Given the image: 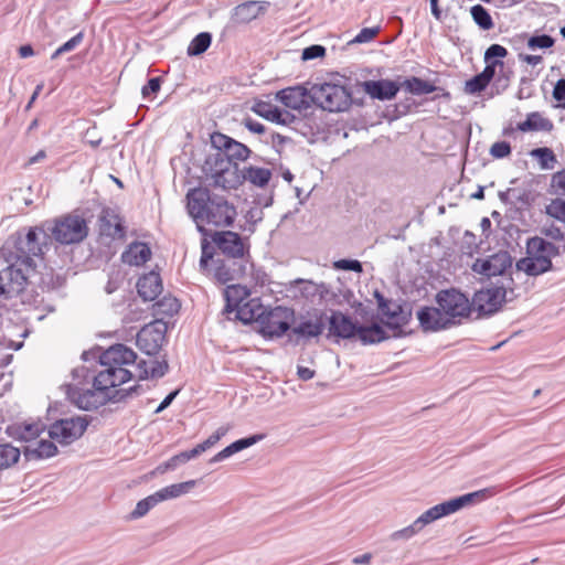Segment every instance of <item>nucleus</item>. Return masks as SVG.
Returning <instances> with one entry per match:
<instances>
[{"label": "nucleus", "instance_id": "23", "mask_svg": "<svg viewBox=\"0 0 565 565\" xmlns=\"http://www.w3.org/2000/svg\"><path fill=\"white\" fill-rule=\"evenodd\" d=\"M265 307L260 303L258 298H248L241 303L233 313L230 320H239L243 323L256 322L258 323Z\"/></svg>", "mask_w": 565, "mask_h": 565}, {"label": "nucleus", "instance_id": "61", "mask_svg": "<svg viewBox=\"0 0 565 565\" xmlns=\"http://www.w3.org/2000/svg\"><path fill=\"white\" fill-rule=\"evenodd\" d=\"M297 374L302 381H308L315 376V371L309 367L298 366Z\"/></svg>", "mask_w": 565, "mask_h": 565}, {"label": "nucleus", "instance_id": "11", "mask_svg": "<svg viewBox=\"0 0 565 565\" xmlns=\"http://www.w3.org/2000/svg\"><path fill=\"white\" fill-rule=\"evenodd\" d=\"M507 300V290L503 287L491 286L475 292L471 303V313L478 317L490 316L497 312Z\"/></svg>", "mask_w": 565, "mask_h": 565}, {"label": "nucleus", "instance_id": "35", "mask_svg": "<svg viewBox=\"0 0 565 565\" xmlns=\"http://www.w3.org/2000/svg\"><path fill=\"white\" fill-rule=\"evenodd\" d=\"M180 309L179 300L173 296H164L153 303L152 310L156 317H171Z\"/></svg>", "mask_w": 565, "mask_h": 565}, {"label": "nucleus", "instance_id": "52", "mask_svg": "<svg viewBox=\"0 0 565 565\" xmlns=\"http://www.w3.org/2000/svg\"><path fill=\"white\" fill-rule=\"evenodd\" d=\"M511 153V146L507 141L494 142L490 148V154L493 158H505Z\"/></svg>", "mask_w": 565, "mask_h": 565}, {"label": "nucleus", "instance_id": "46", "mask_svg": "<svg viewBox=\"0 0 565 565\" xmlns=\"http://www.w3.org/2000/svg\"><path fill=\"white\" fill-rule=\"evenodd\" d=\"M84 34L83 32H78L75 36L70 39L63 45H61L51 56L52 60L57 58L64 53L71 52L75 50L83 41Z\"/></svg>", "mask_w": 565, "mask_h": 565}, {"label": "nucleus", "instance_id": "7", "mask_svg": "<svg viewBox=\"0 0 565 565\" xmlns=\"http://www.w3.org/2000/svg\"><path fill=\"white\" fill-rule=\"evenodd\" d=\"M205 181L209 186L222 190L237 189L242 184L241 170L237 163L228 158L214 154L205 161Z\"/></svg>", "mask_w": 565, "mask_h": 565}, {"label": "nucleus", "instance_id": "60", "mask_svg": "<svg viewBox=\"0 0 565 565\" xmlns=\"http://www.w3.org/2000/svg\"><path fill=\"white\" fill-rule=\"evenodd\" d=\"M244 125L249 131L255 132V134H263L265 131V127L263 124H260L256 120H253L250 118H246L244 120Z\"/></svg>", "mask_w": 565, "mask_h": 565}, {"label": "nucleus", "instance_id": "31", "mask_svg": "<svg viewBox=\"0 0 565 565\" xmlns=\"http://www.w3.org/2000/svg\"><path fill=\"white\" fill-rule=\"evenodd\" d=\"M554 128L553 122L537 111L527 115L526 119L518 124L520 131H546L550 132Z\"/></svg>", "mask_w": 565, "mask_h": 565}, {"label": "nucleus", "instance_id": "30", "mask_svg": "<svg viewBox=\"0 0 565 565\" xmlns=\"http://www.w3.org/2000/svg\"><path fill=\"white\" fill-rule=\"evenodd\" d=\"M57 447L51 440H39L24 447L23 455L28 460L50 458L56 455Z\"/></svg>", "mask_w": 565, "mask_h": 565}, {"label": "nucleus", "instance_id": "47", "mask_svg": "<svg viewBox=\"0 0 565 565\" xmlns=\"http://www.w3.org/2000/svg\"><path fill=\"white\" fill-rule=\"evenodd\" d=\"M199 454L198 451L195 450V448L191 449V450H186V451H182L178 455H174L173 457H171L168 461H167V467L168 468H177L179 465L181 463H185L188 462L189 460L198 457Z\"/></svg>", "mask_w": 565, "mask_h": 565}, {"label": "nucleus", "instance_id": "6", "mask_svg": "<svg viewBox=\"0 0 565 565\" xmlns=\"http://www.w3.org/2000/svg\"><path fill=\"white\" fill-rule=\"evenodd\" d=\"M494 494L495 491L492 488H486L436 504L430 509L426 510L415 520L416 526H418L422 531L428 524L444 516L456 513L457 511L463 509L465 507L471 505L476 502L484 501Z\"/></svg>", "mask_w": 565, "mask_h": 565}, {"label": "nucleus", "instance_id": "36", "mask_svg": "<svg viewBox=\"0 0 565 565\" xmlns=\"http://www.w3.org/2000/svg\"><path fill=\"white\" fill-rule=\"evenodd\" d=\"M356 335L364 344L377 343L386 339L384 329L379 324L370 327L359 326Z\"/></svg>", "mask_w": 565, "mask_h": 565}, {"label": "nucleus", "instance_id": "9", "mask_svg": "<svg viewBox=\"0 0 565 565\" xmlns=\"http://www.w3.org/2000/svg\"><path fill=\"white\" fill-rule=\"evenodd\" d=\"M49 231L56 242L65 245L79 243L88 234L86 221L75 214H67L56 218L53 226L49 227Z\"/></svg>", "mask_w": 565, "mask_h": 565}, {"label": "nucleus", "instance_id": "20", "mask_svg": "<svg viewBox=\"0 0 565 565\" xmlns=\"http://www.w3.org/2000/svg\"><path fill=\"white\" fill-rule=\"evenodd\" d=\"M358 328L359 324L341 311L334 310L329 317V332L331 335L351 339L356 335Z\"/></svg>", "mask_w": 565, "mask_h": 565}, {"label": "nucleus", "instance_id": "38", "mask_svg": "<svg viewBox=\"0 0 565 565\" xmlns=\"http://www.w3.org/2000/svg\"><path fill=\"white\" fill-rule=\"evenodd\" d=\"M530 156L539 161L540 168L542 170H552L557 163L556 156L552 149L547 147L535 148L531 150Z\"/></svg>", "mask_w": 565, "mask_h": 565}, {"label": "nucleus", "instance_id": "19", "mask_svg": "<svg viewBox=\"0 0 565 565\" xmlns=\"http://www.w3.org/2000/svg\"><path fill=\"white\" fill-rule=\"evenodd\" d=\"M164 333L152 324L143 327L138 333L137 347L148 355H154L159 352Z\"/></svg>", "mask_w": 565, "mask_h": 565}, {"label": "nucleus", "instance_id": "50", "mask_svg": "<svg viewBox=\"0 0 565 565\" xmlns=\"http://www.w3.org/2000/svg\"><path fill=\"white\" fill-rule=\"evenodd\" d=\"M488 86V83L478 74L466 82L465 92L468 94H478Z\"/></svg>", "mask_w": 565, "mask_h": 565}, {"label": "nucleus", "instance_id": "22", "mask_svg": "<svg viewBox=\"0 0 565 565\" xmlns=\"http://www.w3.org/2000/svg\"><path fill=\"white\" fill-rule=\"evenodd\" d=\"M268 7V1H247L241 3L233 9L232 20L238 24L249 23L264 14Z\"/></svg>", "mask_w": 565, "mask_h": 565}, {"label": "nucleus", "instance_id": "2", "mask_svg": "<svg viewBox=\"0 0 565 565\" xmlns=\"http://www.w3.org/2000/svg\"><path fill=\"white\" fill-rule=\"evenodd\" d=\"M435 300L436 307H424L417 312L425 331L450 329L470 319V299L459 289H443L437 292Z\"/></svg>", "mask_w": 565, "mask_h": 565}, {"label": "nucleus", "instance_id": "21", "mask_svg": "<svg viewBox=\"0 0 565 565\" xmlns=\"http://www.w3.org/2000/svg\"><path fill=\"white\" fill-rule=\"evenodd\" d=\"M324 329L323 312L315 310L308 317H301L292 328V333L301 338L319 337Z\"/></svg>", "mask_w": 565, "mask_h": 565}, {"label": "nucleus", "instance_id": "37", "mask_svg": "<svg viewBox=\"0 0 565 565\" xmlns=\"http://www.w3.org/2000/svg\"><path fill=\"white\" fill-rule=\"evenodd\" d=\"M136 370L139 372L137 376L141 380L149 376L162 377L168 371V363L167 361H154L151 367L147 369L146 362L141 361L136 365Z\"/></svg>", "mask_w": 565, "mask_h": 565}, {"label": "nucleus", "instance_id": "39", "mask_svg": "<svg viewBox=\"0 0 565 565\" xmlns=\"http://www.w3.org/2000/svg\"><path fill=\"white\" fill-rule=\"evenodd\" d=\"M21 456L19 448L11 444H0V470L15 465Z\"/></svg>", "mask_w": 565, "mask_h": 565}, {"label": "nucleus", "instance_id": "51", "mask_svg": "<svg viewBox=\"0 0 565 565\" xmlns=\"http://www.w3.org/2000/svg\"><path fill=\"white\" fill-rule=\"evenodd\" d=\"M380 30V26L364 28L356 34L351 43H367L379 34Z\"/></svg>", "mask_w": 565, "mask_h": 565}, {"label": "nucleus", "instance_id": "3", "mask_svg": "<svg viewBox=\"0 0 565 565\" xmlns=\"http://www.w3.org/2000/svg\"><path fill=\"white\" fill-rule=\"evenodd\" d=\"M186 201L188 212L201 232L205 225L231 226L237 214L234 205L223 198L211 196L207 188L189 190Z\"/></svg>", "mask_w": 565, "mask_h": 565}, {"label": "nucleus", "instance_id": "29", "mask_svg": "<svg viewBox=\"0 0 565 565\" xmlns=\"http://www.w3.org/2000/svg\"><path fill=\"white\" fill-rule=\"evenodd\" d=\"M224 298L226 305L224 307L223 313L226 315L227 319H231L233 310H235L241 303L249 298V291L244 286L231 285L225 288Z\"/></svg>", "mask_w": 565, "mask_h": 565}, {"label": "nucleus", "instance_id": "28", "mask_svg": "<svg viewBox=\"0 0 565 565\" xmlns=\"http://www.w3.org/2000/svg\"><path fill=\"white\" fill-rule=\"evenodd\" d=\"M151 257L150 247L142 242H134L129 244L127 249L121 254V260L130 266H141Z\"/></svg>", "mask_w": 565, "mask_h": 565}, {"label": "nucleus", "instance_id": "49", "mask_svg": "<svg viewBox=\"0 0 565 565\" xmlns=\"http://www.w3.org/2000/svg\"><path fill=\"white\" fill-rule=\"evenodd\" d=\"M420 532V529L416 526V522L414 521L411 525L401 529L398 531H395L391 534V540L393 541H399V540H409L416 534Z\"/></svg>", "mask_w": 565, "mask_h": 565}, {"label": "nucleus", "instance_id": "18", "mask_svg": "<svg viewBox=\"0 0 565 565\" xmlns=\"http://www.w3.org/2000/svg\"><path fill=\"white\" fill-rule=\"evenodd\" d=\"M100 235L113 239H122L126 235V227L121 216L111 209H104L99 217Z\"/></svg>", "mask_w": 565, "mask_h": 565}, {"label": "nucleus", "instance_id": "24", "mask_svg": "<svg viewBox=\"0 0 565 565\" xmlns=\"http://www.w3.org/2000/svg\"><path fill=\"white\" fill-rule=\"evenodd\" d=\"M363 89L372 98L388 100L396 96L399 86L390 79L366 81L363 83Z\"/></svg>", "mask_w": 565, "mask_h": 565}, {"label": "nucleus", "instance_id": "59", "mask_svg": "<svg viewBox=\"0 0 565 565\" xmlns=\"http://www.w3.org/2000/svg\"><path fill=\"white\" fill-rule=\"evenodd\" d=\"M553 97L557 102L565 100V79H558L553 89Z\"/></svg>", "mask_w": 565, "mask_h": 565}, {"label": "nucleus", "instance_id": "54", "mask_svg": "<svg viewBox=\"0 0 565 565\" xmlns=\"http://www.w3.org/2000/svg\"><path fill=\"white\" fill-rule=\"evenodd\" d=\"M551 185L556 194L565 196V170L558 171L552 177Z\"/></svg>", "mask_w": 565, "mask_h": 565}, {"label": "nucleus", "instance_id": "64", "mask_svg": "<svg viewBox=\"0 0 565 565\" xmlns=\"http://www.w3.org/2000/svg\"><path fill=\"white\" fill-rule=\"evenodd\" d=\"M207 249H209V247L206 245L202 246V256L200 259V266L202 268H206L209 260L212 259V254L209 253Z\"/></svg>", "mask_w": 565, "mask_h": 565}, {"label": "nucleus", "instance_id": "55", "mask_svg": "<svg viewBox=\"0 0 565 565\" xmlns=\"http://www.w3.org/2000/svg\"><path fill=\"white\" fill-rule=\"evenodd\" d=\"M326 53V49L321 45H311V46H308L306 47L303 51H302V55H301V58L303 61H309V60H313V58H317V57H321L323 56Z\"/></svg>", "mask_w": 565, "mask_h": 565}, {"label": "nucleus", "instance_id": "62", "mask_svg": "<svg viewBox=\"0 0 565 565\" xmlns=\"http://www.w3.org/2000/svg\"><path fill=\"white\" fill-rule=\"evenodd\" d=\"M520 60L525 62L529 65L535 66V65L540 64L543 58L541 55L520 54Z\"/></svg>", "mask_w": 565, "mask_h": 565}, {"label": "nucleus", "instance_id": "48", "mask_svg": "<svg viewBox=\"0 0 565 565\" xmlns=\"http://www.w3.org/2000/svg\"><path fill=\"white\" fill-rule=\"evenodd\" d=\"M554 45V39L547 34L531 36L527 41V46L531 50L548 49Z\"/></svg>", "mask_w": 565, "mask_h": 565}, {"label": "nucleus", "instance_id": "14", "mask_svg": "<svg viewBox=\"0 0 565 565\" xmlns=\"http://www.w3.org/2000/svg\"><path fill=\"white\" fill-rule=\"evenodd\" d=\"M512 266V258L505 250H500L486 258H477L471 269L479 275L492 277L502 275Z\"/></svg>", "mask_w": 565, "mask_h": 565}, {"label": "nucleus", "instance_id": "5", "mask_svg": "<svg viewBox=\"0 0 565 565\" xmlns=\"http://www.w3.org/2000/svg\"><path fill=\"white\" fill-rule=\"evenodd\" d=\"M558 255V248L541 237H532L526 244V256L518 260L516 269L527 276H539L552 268V257Z\"/></svg>", "mask_w": 565, "mask_h": 565}, {"label": "nucleus", "instance_id": "42", "mask_svg": "<svg viewBox=\"0 0 565 565\" xmlns=\"http://www.w3.org/2000/svg\"><path fill=\"white\" fill-rule=\"evenodd\" d=\"M212 36L207 32L198 34L188 46V54L196 56L204 53L211 45Z\"/></svg>", "mask_w": 565, "mask_h": 565}, {"label": "nucleus", "instance_id": "43", "mask_svg": "<svg viewBox=\"0 0 565 565\" xmlns=\"http://www.w3.org/2000/svg\"><path fill=\"white\" fill-rule=\"evenodd\" d=\"M471 17L475 23L482 30H491L493 28V21L488 11L481 6L476 4L470 9Z\"/></svg>", "mask_w": 565, "mask_h": 565}, {"label": "nucleus", "instance_id": "4", "mask_svg": "<svg viewBox=\"0 0 565 565\" xmlns=\"http://www.w3.org/2000/svg\"><path fill=\"white\" fill-rule=\"evenodd\" d=\"M136 352L118 343L109 347L99 356V366L94 376V386L99 391H109L132 379L134 374L128 366H135Z\"/></svg>", "mask_w": 565, "mask_h": 565}, {"label": "nucleus", "instance_id": "58", "mask_svg": "<svg viewBox=\"0 0 565 565\" xmlns=\"http://www.w3.org/2000/svg\"><path fill=\"white\" fill-rule=\"evenodd\" d=\"M160 89V78L152 77L149 79L148 84L142 87L143 97L150 96L151 94L158 93Z\"/></svg>", "mask_w": 565, "mask_h": 565}, {"label": "nucleus", "instance_id": "45", "mask_svg": "<svg viewBox=\"0 0 565 565\" xmlns=\"http://www.w3.org/2000/svg\"><path fill=\"white\" fill-rule=\"evenodd\" d=\"M230 430V426H221L218 427L207 439L203 443L198 444L194 448L199 455L212 448L214 445L218 443V440L224 437Z\"/></svg>", "mask_w": 565, "mask_h": 565}, {"label": "nucleus", "instance_id": "26", "mask_svg": "<svg viewBox=\"0 0 565 565\" xmlns=\"http://www.w3.org/2000/svg\"><path fill=\"white\" fill-rule=\"evenodd\" d=\"M139 296L145 301L154 300L162 291V280L158 273L150 271L139 278L137 282Z\"/></svg>", "mask_w": 565, "mask_h": 565}, {"label": "nucleus", "instance_id": "17", "mask_svg": "<svg viewBox=\"0 0 565 565\" xmlns=\"http://www.w3.org/2000/svg\"><path fill=\"white\" fill-rule=\"evenodd\" d=\"M212 142L215 145V147L222 150L216 154L228 158L231 162H233V160L244 161L249 157V148L238 141H235L232 138L226 137L225 135L217 134L213 136Z\"/></svg>", "mask_w": 565, "mask_h": 565}, {"label": "nucleus", "instance_id": "40", "mask_svg": "<svg viewBox=\"0 0 565 565\" xmlns=\"http://www.w3.org/2000/svg\"><path fill=\"white\" fill-rule=\"evenodd\" d=\"M44 430L41 423H23L15 428L17 438L24 441H32Z\"/></svg>", "mask_w": 565, "mask_h": 565}, {"label": "nucleus", "instance_id": "1", "mask_svg": "<svg viewBox=\"0 0 565 565\" xmlns=\"http://www.w3.org/2000/svg\"><path fill=\"white\" fill-rule=\"evenodd\" d=\"M51 237L43 227H30L11 235L2 247L7 266L0 269V296L8 299L22 292L35 270L34 257L49 249Z\"/></svg>", "mask_w": 565, "mask_h": 565}, {"label": "nucleus", "instance_id": "41", "mask_svg": "<svg viewBox=\"0 0 565 565\" xmlns=\"http://www.w3.org/2000/svg\"><path fill=\"white\" fill-rule=\"evenodd\" d=\"M159 503L160 501L156 492L148 495L136 504V508L129 513V520H138L145 516L152 508Z\"/></svg>", "mask_w": 565, "mask_h": 565}, {"label": "nucleus", "instance_id": "8", "mask_svg": "<svg viewBox=\"0 0 565 565\" xmlns=\"http://www.w3.org/2000/svg\"><path fill=\"white\" fill-rule=\"evenodd\" d=\"M312 103L323 110L341 113L350 108L352 96L349 89L334 83L312 85Z\"/></svg>", "mask_w": 565, "mask_h": 565}, {"label": "nucleus", "instance_id": "25", "mask_svg": "<svg viewBox=\"0 0 565 565\" xmlns=\"http://www.w3.org/2000/svg\"><path fill=\"white\" fill-rule=\"evenodd\" d=\"M218 248L227 256L233 258L243 257L245 247L241 236L234 232H222L215 237Z\"/></svg>", "mask_w": 565, "mask_h": 565}, {"label": "nucleus", "instance_id": "10", "mask_svg": "<svg viewBox=\"0 0 565 565\" xmlns=\"http://www.w3.org/2000/svg\"><path fill=\"white\" fill-rule=\"evenodd\" d=\"M294 310L287 307L277 306L265 308L262 318L258 321L259 332L267 338L281 337L294 321Z\"/></svg>", "mask_w": 565, "mask_h": 565}, {"label": "nucleus", "instance_id": "13", "mask_svg": "<svg viewBox=\"0 0 565 565\" xmlns=\"http://www.w3.org/2000/svg\"><path fill=\"white\" fill-rule=\"evenodd\" d=\"M288 291L291 292L295 298H302L311 303H321L330 294V289L326 284H317L312 280L301 278L290 281Z\"/></svg>", "mask_w": 565, "mask_h": 565}, {"label": "nucleus", "instance_id": "56", "mask_svg": "<svg viewBox=\"0 0 565 565\" xmlns=\"http://www.w3.org/2000/svg\"><path fill=\"white\" fill-rule=\"evenodd\" d=\"M508 55V51L504 46L500 44L490 45L484 53V61L489 62L494 57H505Z\"/></svg>", "mask_w": 565, "mask_h": 565}, {"label": "nucleus", "instance_id": "34", "mask_svg": "<svg viewBox=\"0 0 565 565\" xmlns=\"http://www.w3.org/2000/svg\"><path fill=\"white\" fill-rule=\"evenodd\" d=\"M196 484L195 480H189L180 483H174L157 491V495L160 502L169 499L178 498L182 494L188 493Z\"/></svg>", "mask_w": 565, "mask_h": 565}, {"label": "nucleus", "instance_id": "16", "mask_svg": "<svg viewBox=\"0 0 565 565\" xmlns=\"http://www.w3.org/2000/svg\"><path fill=\"white\" fill-rule=\"evenodd\" d=\"M108 391L82 390L76 386H70L67 391L68 399L78 408L84 411H93L104 405Z\"/></svg>", "mask_w": 565, "mask_h": 565}, {"label": "nucleus", "instance_id": "33", "mask_svg": "<svg viewBox=\"0 0 565 565\" xmlns=\"http://www.w3.org/2000/svg\"><path fill=\"white\" fill-rule=\"evenodd\" d=\"M241 178L242 182L247 181L255 186L265 188L271 179V171L266 168L249 166L241 171Z\"/></svg>", "mask_w": 565, "mask_h": 565}, {"label": "nucleus", "instance_id": "63", "mask_svg": "<svg viewBox=\"0 0 565 565\" xmlns=\"http://www.w3.org/2000/svg\"><path fill=\"white\" fill-rule=\"evenodd\" d=\"M177 395H178V391H174V392L170 393L168 396H166V398L161 402V404L156 409V413H161L163 409H166L172 403V401L175 398Z\"/></svg>", "mask_w": 565, "mask_h": 565}, {"label": "nucleus", "instance_id": "53", "mask_svg": "<svg viewBox=\"0 0 565 565\" xmlns=\"http://www.w3.org/2000/svg\"><path fill=\"white\" fill-rule=\"evenodd\" d=\"M333 267L335 269L352 270L355 273H362V264L355 259H340L334 262Z\"/></svg>", "mask_w": 565, "mask_h": 565}, {"label": "nucleus", "instance_id": "57", "mask_svg": "<svg viewBox=\"0 0 565 565\" xmlns=\"http://www.w3.org/2000/svg\"><path fill=\"white\" fill-rule=\"evenodd\" d=\"M487 66L484 67V70L479 74L488 84L490 83V81L493 78L494 76V73H495V67L497 66H500L502 67L503 66V62L502 61H493V62H487Z\"/></svg>", "mask_w": 565, "mask_h": 565}, {"label": "nucleus", "instance_id": "27", "mask_svg": "<svg viewBox=\"0 0 565 565\" xmlns=\"http://www.w3.org/2000/svg\"><path fill=\"white\" fill-rule=\"evenodd\" d=\"M252 110L258 116L277 124H288L294 119L290 113L279 109L269 102L257 100Z\"/></svg>", "mask_w": 565, "mask_h": 565}, {"label": "nucleus", "instance_id": "44", "mask_svg": "<svg viewBox=\"0 0 565 565\" xmlns=\"http://www.w3.org/2000/svg\"><path fill=\"white\" fill-rule=\"evenodd\" d=\"M403 86L409 93L416 95L430 94L435 90L434 85L418 77H412L404 81Z\"/></svg>", "mask_w": 565, "mask_h": 565}, {"label": "nucleus", "instance_id": "15", "mask_svg": "<svg viewBox=\"0 0 565 565\" xmlns=\"http://www.w3.org/2000/svg\"><path fill=\"white\" fill-rule=\"evenodd\" d=\"M276 100L294 110L307 109L312 103V87L307 89L297 85L280 89L276 93Z\"/></svg>", "mask_w": 565, "mask_h": 565}, {"label": "nucleus", "instance_id": "32", "mask_svg": "<svg viewBox=\"0 0 565 565\" xmlns=\"http://www.w3.org/2000/svg\"><path fill=\"white\" fill-rule=\"evenodd\" d=\"M262 438H263L262 435H254V436H250L247 438L238 439V440L232 443L231 445H228L227 447H225L220 452H217L214 457H212L210 459V462L215 463V462L222 461V460L233 456L234 454L255 445Z\"/></svg>", "mask_w": 565, "mask_h": 565}, {"label": "nucleus", "instance_id": "12", "mask_svg": "<svg viewBox=\"0 0 565 565\" xmlns=\"http://www.w3.org/2000/svg\"><path fill=\"white\" fill-rule=\"evenodd\" d=\"M87 426L88 422L83 417L60 419L50 427L49 436L62 445H70L85 433Z\"/></svg>", "mask_w": 565, "mask_h": 565}]
</instances>
